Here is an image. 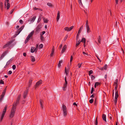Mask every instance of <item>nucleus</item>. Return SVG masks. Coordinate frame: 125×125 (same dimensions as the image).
<instances>
[{
  "label": "nucleus",
  "instance_id": "nucleus-1",
  "mask_svg": "<svg viewBox=\"0 0 125 125\" xmlns=\"http://www.w3.org/2000/svg\"><path fill=\"white\" fill-rule=\"evenodd\" d=\"M21 97V95H19L16 101L14 102L13 103L11 110L10 114V117L11 118L14 116L15 112L17 105L19 103Z\"/></svg>",
  "mask_w": 125,
  "mask_h": 125
},
{
  "label": "nucleus",
  "instance_id": "nucleus-2",
  "mask_svg": "<svg viewBox=\"0 0 125 125\" xmlns=\"http://www.w3.org/2000/svg\"><path fill=\"white\" fill-rule=\"evenodd\" d=\"M118 80L116 79L115 82L114 83V85H115V95L114 100V102L115 104H116L117 100V98L118 97L117 88L118 87Z\"/></svg>",
  "mask_w": 125,
  "mask_h": 125
},
{
  "label": "nucleus",
  "instance_id": "nucleus-3",
  "mask_svg": "<svg viewBox=\"0 0 125 125\" xmlns=\"http://www.w3.org/2000/svg\"><path fill=\"white\" fill-rule=\"evenodd\" d=\"M7 107V105H6L5 106L4 109H3L2 111V114L1 115L0 119V121H1L2 120V119H3V118L6 113Z\"/></svg>",
  "mask_w": 125,
  "mask_h": 125
},
{
  "label": "nucleus",
  "instance_id": "nucleus-4",
  "mask_svg": "<svg viewBox=\"0 0 125 125\" xmlns=\"http://www.w3.org/2000/svg\"><path fill=\"white\" fill-rule=\"evenodd\" d=\"M62 109L63 115L64 116H66L67 115V108L65 105H63Z\"/></svg>",
  "mask_w": 125,
  "mask_h": 125
},
{
  "label": "nucleus",
  "instance_id": "nucleus-5",
  "mask_svg": "<svg viewBox=\"0 0 125 125\" xmlns=\"http://www.w3.org/2000/svg\"><path fill=\"white\" fill-rule=\"evenodd\" d=\"M9 2V0H5V1H4V7L5 8L6 7V3H7V10L9 9L10 6V4Z\"/></svg>",
  "mask_w": 125,
  "mask_h": 125
},
{
  "label": "nucleus",
  "instance_id": "nucleus-6",
  "mask_svg": "<svg viewBox=\"0 0 125 125\" xmlns=\"http://www.w3.org/2000/svg\"><path fill=\"white\" fill-rule=\"evenodd\" d=\"M65 83L63 84V86L62 87L63 90L64 91L66 90V88L67 85V82L66 80V77L65 78Z\"/></svg>",
  "mask_w": 125,
  "mask_h": 125
},
{
  "label": "nucleus",
  "instance_id": "nucleus-7",
  "mask_svg": "<svg viewBox=\"0 0 125 125\" xmlns=\"http://www.w3.org/2000/svg\"><path fill=\"white\" fill-rule=\"evenodd\" d=\"M74 27V26H72L71 27L69 28L68 27H65L64 28L65 30L67 31H71Z\"/></svg>",
  "mask_w": 125,
  "mask_h": 125
},
{
  "label": "nucleus",
  "instance_id": "nucleus-8",
  "mask_svg": "<svg viewBox=\"0 0 125 125\" xmlns=\"http://www.w3.org/2000/svg\"><path fill=\"white\" fill-rule=\"evenodd\" d=\"M8 52V51H5L1 55L0 57V60H1Z\"/></svg>",
  "mask_w": 125,
  "mask_h": 125
},
{
  "label": "nucleus",
  "instance_id": "nucleus-9",
  "mask_svg": "<svg viewBox=\"0 0 125 125\" xmlns=\"http://www.w3.org/2000/svg\"><path fill=\"white\" fill-rule=\"evenodd\" d=\"M24 27V25L22 26L16 32L17 34L18 35L19 34L23 29Z\"/></svg>",
  "mask_w": 125,
  "mask_h": 125
},
{
  "label": "nucleus",
  "instance_id": "nucleus-10",
  "mask_svg": "<svg viewBox=\"0 0 125 125\" xmlns=\"http://www.w3.org/2000/svg\"><path fill=\"white\" fill-rule=\"evenodd\" d=\"M24 27V25L22 26L16 32L17 34L18 35L19 34L23 29Z\"/></svg>",
  "mask_w": 125,
  "mask_h": 125
},
{
  "label": "nucleus",
  "instance_id": "nucleus-11",
  "mask_svg": "<svg viewBox=\"0 0 125 125\" xmlns=\"http://www.w3.org/2000/svg\"><path fill=\"white\" fill-rule=\"evenodd\" d=\"M29 88H27L26 90L23 93V97L24 98H25L27 96V94L28 93L29 90Z\"/></svg>",
  "mask_w": 125,
  "mask_h": 125
},
{
  "label": "nucleus",
  "instance_id": "nucleus-12",
  "mask_svg": "<svg viewBox=\"0 0 125 125\" xmlns=\"http://www.w3.org/2000/svg\"><path fill=\"white\" fill-rule=\"evenodd\" d=\"M42 80H40L37 82L36 84L35 88H36L37 86L42 83Z\"/></svg>",
  "mask_w": 125,
  "mask_h": 125
},
{
  "label": "nucleus",
  "instance_id": "nucleus-13",
  "mask_svg": "<svg viewBox=\"0 0 125 125\" xmlns=\"http://www.w3.org/2000/svg\"><path fill=\"white\" fill-rule=\"evenodd\" d=\"M67 48V46L66 45H64L63 47L62 50L61 51V52L62 53H63L66 50Z\"/></svg>",
  "mask_w": 125,
  "mask_h": 125
},
{
  "label": "nucleus",
  "instance_id": "nucleus-14",
  "mask_svg": "<svg viewBox=\"0 0 125 125\" xmlns=\"http://www.w3.org/2000/svg\"><path fill=\"white\" fill-rule=\"evenodd\" d=\"M34 32V31H32L30 33V34L27 37L31 38V37L33 35Z\"/></svg>",
  "mask_w": 125,
  "mask_h": 125
},
{
  "label": "nucleus",
  "instance_id": "nucleus-15",
  "mask_svg": "<svg viewBox=\"0 0 125 125\" xmlns=\"http://www.w3.org/2000/svg\"><path fill=\"white\" fill-rule=\"evenodd\" d=\"M13 60V59L12 58H11L7 62L5 66H8V65H9L10 62L12 61Z\"/></svg>",
  "mask_w": 125,
  "mask_h": 125
},
{
  "label": "nucleus",
  "instance_id": "nucleus-16",
  "mask_svg": "<svg viewBox=\"0 0 125 125\" xmlns=\"http://www.w3.org/2000/svg\"><path fill=\"white\" fill-rule=\"evenodd\" d=\"M35 51H36V50L34 47H31V52L33 53Z\"/></svg>",
  "mask_w": 125,
  "mask_h": 125
},
{
  "label": "nucleus",
  "instance_id": "nucleus-17",
  "mask_svg": "<svg viewBox=\"0 0 125 125\" xmlns=\"http://www.w3.org/2000/svg\"><path fill=\"white\" fill-rule=\"evenodd\" d=\"M14 40H12L8 42H7L6 43V44L8 45V46H9V45H10L13 41Z\"/></svg>",
  "mask_w": 125,
  "mask_h": 125
},
{
  "label": "nucleus",
  "instance_id": "nucleus-18",
  "mask_svg": "<svg viewBox=\"0 0 125 125\" xmlns=\"http://www.w3.org/2000/svg\"><path fill=\"white\" fill-rule=\"evenodd\" d=\"M60 11H58L57 17V21L59 20L60 18Z\"/></svg>",
  "mask_w": 125,
  "mask_h": 125
},
{
  "label": "nucleus",
  "instance_id": "nucleus-19",
  "mask_svg": "<svg viewBox=\"0 0 125 125\" xmlns=\"http://www.w3.org/2000/svg\"><path fill=\"white\" fill-rule=\"evenodd\" d=\"M102 118L103 120L105 121V122H106V115L103 114L102 115Z\"/></svg>",
  "mask_w": 125,
  "mask_h": 125
},
{
  "label": "nucleus",
  "instance_id": "nucleus-20",
  "mask_svg": "<svg viewBox=\"0 0 125 125\" xmlns=\"http://www.w3.org/2000/svg\"><path fill=\"white\" fill-rule=\"evenodd\" d=\"M40 105L41 106V107L42 108V109H43V104H42L43 102V101L42 100L40 99Z\"/></svg>",
  "mask_w": 125,
  "mask_h": 125
},
{
  "label": "nucleus",
  "instance_id": "nucleus-21",
  "mask_svg": "<svg viewBox=\"0 0 125 125\" xmlns=\"http://www.w3.org/2000/svg\"><path fill=\"white\" fill-rule=\"evenodd\" d=\"M31 61L32 62H34L35 61V58L33 56H31Z\"/></svg>",
  "mask_w": 125,
  "mask_h": 125
},
{
  "label": "nucleus",
  "instance_id": "nucleus-22",
  "mask_svg": "<svg viewBox=\"0 0 125 125\" xmlns=\"http://www.w3.org/2000/svg\"><path fill=\"white\" fill-rule=\"evenodd\" d=\"M87 29V33H89L91 31L89 26L86 27Z\"/></svg>",
  "mask_w": 125,
  "mask_h": 125
},
{
  "label": "nucleus",
  "instance_id": "nucleus-23",
  "mask_svg": "<svg viewBox=\"0 0 125 125\" xmlns=\"http://www.w3.org/2000/svg\"><path fill=\"white\" fill-rule=\"evenodd\" d=\"M80 32L79 31H78L77 33V34L76 37V40L77 41L78 39L79 38V34L80 33H79Z\"/></svg>",
  "mask_w": 125,
  "mask_h": 125
},
{
  "label": "nucleus",
  "instance_id": "nucleus-24",
  "mask_svg": "<svg viewBox=\"0 0 125 125\" xmlns=\"http://www.w3.org/2000/svg\"><path fill=\"white\" fill-rule=\"evenodd\" d=\"M30 39V38L27 37L25 41V43L26 44L29 40Z\"/></svg>",
  "mask_w": 125,
  "mask_h": 125
},
{
  "label": "nucleus",
  "instance_id": "nucleus-25",
  "mask_svg": "<svg viewBox=\"0 0 125 125\" xmlns=\"http://www.w3.org/2000/svg\"><path fill=\"white\" fill-rule=\"evenodd\" d=\"M62 62V60H61L59 61V62L58 64V66L59 68H60L61 66V63Z\"/></svg>",
  "mask_w": 125,
  "mask_h": 125
},
{
  "label": "nucleus",
  "instance_id": "nucleus-26",
  "mask_svg": "<svg viewBox=\"0 0 125 125\" xmlns=\"http://www.w3.org/2000/svg\"><path fill=\"white\" fill-rule=\"evenodd\" d=\"M32 81V79H30V80L29 83V87L31 84Z\"/></svg>",
  "mask_w": 125,
  "mask_h": 125
},
{
  "label": "nucleus",
  "instance_id": "nucleus-27",
  "mask_svg": "<svg viewBox=\"0 0 125 125\" xmlns=\"http://www.w3.org/2000/svg\"><path fill=\"white\" fill-rule=\"evenodd\" d=\"M83 25H82L80 27L79 30L78 31H79L80 32L79 33H80L81 32L82 30L83 29Z\"/></svg>",
  "mask_w": 125,
  "mask_h": 125
},
{
  "label": "nucleus",
  "instance_id": "nucleus-28",
  "mask_svg": "<svg viewBox=\"0 0 125 125\" xmlns=\"http://www.w3.org/2000/svg\"><path fill=\"white\" fill-rule=\"evenodd\" d=\"M85 39L84 38H83L81 41V42H83L84 43H85Z\"/></svg>",
  "mask_w": 125,
  "mask_h": 125
},
{
  "label": "nucleus",
  "instance_id": "nucleus-29",
  "mask_svg": "<svg viewBox=\"0 0 125 125\" xmlns=\"http://www.w3.org/2000/svg\"><path fill=\"white\" fill-rule=\"evenodd\" d=\"M36 18V16H34L32 19L31 20V22H33L35 21Z\"/></svg>",
  "mask_w": 125,
  "mask_h": 125
},
{
  "label": "nucleus",
  "instance_id": "nucleus-30",
  "mask_svg": "<svg viewBox=\"0 0 125 125\" xmlns=\"http://www.w3.org/2000/svg\"><path fill=\"white\" fill-rule=\"evenodd\" d=\"M43 45L42 44H40L39 47V49H41L42 48Z\"/></svg>",
  "mask_w": 125,
  "mask_h": 125
},
{
  "label": "nucleus",
  "instance_id": "nucleus-31",
  "mask_svg": "<svg viewBox=\"0 0 125 125\" xmlns=\"http://www.w3.org/2000/svg\"><path fill=\"white\" fill-rule=\"evenodd\" d=\"M33 9L35 10H41V11L42 10V9H41L40 8H37L36 7H34L33 8Z\"/></svg>",
  "mask_w": 125,
  "mask_h": 125
},
{
  "label": "nucleus",
  "instance_id": "nucleus-32",
  "mask_svg": "<svg viewBox=\"0 0 125 125\" xmlns=\"http://www.w3.org/2000/svg\"><path fill=\"white\" fill-rule=\"evenodd\" d=\"M98 42L99 43H101V37L100 36H99L98 37Z\"/></svg>",
  "mask_w": 125,
  "mask_h": 125
},
{
  "label": "nucleus",
  "instance_id": "nucleus-33",
  "mask_svg": "<svg viewBox=\"0 0 125 125\" xmlns=\"http://www.w3.org/2000/svg\"><path fill=\"white\" fill-rule=\"evenodd\" d=\"M65 72L66 75H67V74H68L69 72L68 70H67L66 68V67L65 68Z\"/></svg>",
  "mask_w": 125,
  "mask_h": 125
},
{
  "label": "nucleus",
  "instance_id": "nucleus-34",
  "mask_svg": "<svg viewBox=\"0 0 125 125\" xmlns=\"http://www.w3.org/2000/svg\"><path fill=\"white\" fill-rule=\"evenodd\" d=\"M40 28L38 27H37V28H36V32H38L39 31H40Z\"/></svg>",
  "mask_w": 125,
  "mask_h": 125
},
{
  "label": "nucleus",
  "instance_id": "nucleus-35",
  "mask_svg": "<svg viewBox=\"0 0 125 125\" xmlns=\"http://www.w3.org/2000/svg\"><path fill=\"white\" fill-rule=\"evenodd\" d=\"M94 101V99H91L89 100V103H91L92 104L93 103Z\"/></svg>",
  "mask_w": 125,
  "mask_h": 125
},
{
  "label": "nucleus",
  "instance_id": "nucleus-36",
  "mask_svg": "<svg viewBox=\"0 0 125 125\" xmlns=\"http://www.w3.org/2000/svg\"><path fill=\"white\" fill-rule=\"evenodd\" d=\"M82 64V62L81 63H79L78 65V66L79 68H80L81 67V65Z\"/></svg>",
  "mask_w": 125,
  "mask_h": 125
},
{
  "label": "nucleus",
  "instance_id": "nucleus-37",
  "mask_svg": "<svg viewBox=\"0 0 125 125\" xmlns=\"http://www.w3.org/2000/svg\"><path fill=\"white\" fill-rule=\"evenodd\" d=\"M43 20H44V22L46 23H48V20L47 19H44Z\"/></svg>",
  "mask_w": 125,
  "mask_h": 125
},
{
  "label": "nucleus",
  "instance_id": "nucleus-38",
  "mask_svg": "<svg viewBox=\"0 0 125 125\" xmlns=\"http://www.w3.org/2000/svg\"><path fill=\"white\" fill-rule=\"evenodd\" d=\"M40 38L41 40L42 41L44 39L43 37V36H42V34H41V36H40Z\"/></svg>",
  "mask_w": 125,
  "mask_h": 125
},
{
  "label": "nucleus",
  "instance_id": "nucleus-39",
  "mask_svg": "<svg viewBox=\"0 0 125 125\" xmlns=\"http://www.w3.org/2000/svg\"><path fill=\"white\" fill-rule=\"evenodd\" d=\"M54 52L53 51H52L51 53L50 54L51 57H52V56H53L54 54Z\"/></svg>",
  "mask_w": 125,
  "mask_h": 125
},
{
  "label": "nucleus",
  "instance_id": "nucleus-40",
  "mask_svg": "<svg viewBox=\"0 0 125 125\" xmlns=\"http://www.w3.org/2000/svg\"><path fill=\"white\" fill-rule=\"evenodd\" d=\"M94 88H93V87H92V88H91V94H92L94 91Z\"/></svg>",
  "mask_w": 125,
  "mask_h": 125
},
{
  "label": "nucleus",
  "instance_id": "nucleus-41",
  "mask_svg": "<svg viewBox=\"0 0 125 125\" xmlns=\"http://www.w3.org/2000/svg\"><path fill=\"white\" fill-rule=\"evenodd\" d=\"M91 78L92 80L94 79L95 78V77L93 75L91 76Z\"/></svg>",
  "mask_w": 125,
  "mask_h": 125
},
{
  "label": "nucleus",
  "instance_id": "nucleus-42",
  "mask_svg": "<svg viewBox=\"0 0 125 125\" xmlns=\"http://www.w3.org/2000/svg\"><path fill=\"white\" fill-rule=\"evenodd\" d=\"M93 73V71L92 70H91L89 71V75H90L91 74H92Z\"/></svg>",
  "mask_w": 125,
  "mask_h": 125
},
{
  "label": "nucleus",
  "instance_id": "nucleus-43",
  "mask_svg": "<svg viewBox=\"0 0 125 125\" xmlns=\"http://www.w3.org/2000/svg\"><path fill=\"white\" fill-rule=\"evenodd\" d=\"M97 117L96 118V121L95 123V124L96 125H97L98 124V121L97 120Z\"/></svg>",
  "mask_w": 125,
  "mask_h": 125
},
{
  "label": "nucleus",
  "instance_id": "nucleus-44",
  "mask_svg": "<svg viewBox=\"0 0 125 125\" xmlns=\"http://www.w3.org/2000/svg\"><path fill=\"white\" fill-rule=\"evenodd\" d=\"M47 5L48 6L50 7H52V5L50 3H47Z\"/></svg>",
  "mask_w": 125,
  "mask_h": 125
},
{
  "label": "nucleus",
  "instance_id": "nucleus-45",
  "mask_svg": "<svg viewBox=\"0 0 125 125\" xmlns=\"http://www.w3.org/2000/svg\"><path fill=\"white\" fill-rule=\"evenodd\" d=\"M3 3L2 2H0V7L1 9L3 8Z\"/></svg>",
  "mask_w": 125,
  "mask_h": 125
},
{
  "label": "nucleus",
  "instance_id": "nucleus-46",
  "mask_svg": "<svg viewBox=\"0 0 125 125\" xmlns=\"http://www.w3.org/2000/svg\"><path fill=\"white\" fill-rule=\"evenodd\" d=\"M12 69L13 70H14L16 68V66L15 65H13L12 66Z\"/></svg>",
  "mask_w": 125,
  "mask_h": 125
},
{
  "label": "nucleus",
  "instance_id": "nucleus-47",
  "mask_svg": "<svg viewBox=\"0 0 125 125\" xmlns=\"http://www.w3.org/2000/svg\"><path fill=\"white\" fill-rule=\"evenodd\" d=\"M0 83L2 84H4V82L2 79H1L0 81Z\"/></svg>",
  "mask_w": 125,
  "mask_h": 125
},
{
  "label": "nucleus",
  "instance_id": "nucleus-48",
  "mask_svg": "<svg viewBox=\"0 0 125 125\" xmlns=\"http://www.w3.org/2000/svg\"><path fill=\"white\" fill-rule=\"evenodd\" d=\"M8 46L6 44L3 46V48H4Z\"/></svg>",
  "mask_w": 125,
  "mask_h": 125
},
{
  "label": "nucleus",
  "instance_id": "nucleus-49",
  "mask_svg": "<svg viewBox=\"0 0 125 125\" xmlns=\"http://www.w3.org/2000/svg\"><path fill=\"white\" fill-rule=\"evenodd\" d=\"M89 26L88 25V20H87L86 21V27L87 26Z\"/></svg>",
  "mask_w": 125,
  "mask_h": 125
},
{
  "label": "nucleus",
  "instance_id": "nucleus-50",
  "mask_svg": "<svg viewBox=\"0 0 125 125\" xmlns=\"http://www.w3.org/2000/svg\"><path fill=\"white\" fill-rule=\"evenodd\" d=\"M14 10V9H12L11 10V11H10V14H12V12H13V11Z\"/></svg>",
  "mask_w": 125,
  "mask_h": 125
},
{
  "label": "nucleus",
  "instance_id": "nucleus-51",
  "mask_svg": "<svg viewBox=\"0 0 125 125\" xmlns=\"http://www.w3.org/2000/svg\"><path fill=\"white\" fill-rule=\"evenodd\" d=\"M19 22H20V23H21V24H22L23 23V21L21 20H20Z\"/></svg>",
  "mask_w": 125,
  "mask_h": 125
},
{
  "label": "nucleus",
  "instance_id": "nucleus-52",
  "mask_svg": "<svg viewBox=\"0 0 125 125\" xmlns=\"http://www.w3.org/2000/svg\"><path fill=\"white\" fill-rule=\"evenodd\" d=\"M78 1L80 4H82V3L81 1V0H78Z\"/></svg>",
  "mask_w": 125,
  "mask_h": 125
},
{
  "label": "nucleus",
  "instance_id": "nucleus-53",
  "mask_svg": "<svg viewBox=\"0 0 125 125\" xmlns=\"http://www.w3.org/2000/svg\"><path fill=\"white\" fill-rule=\"evenodd\" d=\"M107 65L106 64H105V65L104 66V69H105V70H106V68H107Z\"/></svg>",
  "mask_w": 125,
  "mask_h": 125
},
{
  "label": "nucleus",
  "instance_id": "nucleus-54",
  "mask_svg": "<svg viewBox=\"0 0 125 125\" xmlns=\"http://www.w3.org/2000/svg\"><path fill=\"white\" fill-rule=\"evenodd\" d=\"M94 97H95V94H93L90 96V97H92V98H94Z\"/></svg>",
  "mask_w": 125,
  "mask_h": 125
},
{
  "label": "nucleus",
  "instance_id": "nucleus-55",
  "mask_svg": "<svg viewBox=\"0 0 125 125\" xmlns=\"http://www.w3.org/2000/svg\"><path fill=\"white\" fill-rule=\"evenodd\" d=\"M12 73V72L11 71H9L8 72V74H10Z\"/></svg>",
  "mask_w": 125,
  "mask_h": 125
},
{
  "label": "nucleus",
  "instance_id": "nucleus-56",
  "mask_svg": "<svg viewBox=\"0 0 125 125\" xmlns=\"http://www.w3.org/2000/svg\"><path fill=\"white\" fill-rule=\"evenodd\" d=\"M109 116V118L111 119V120H112V118L111 117V116H112V115H108Z\"/></svg>",
  "mask_w": 125,
  "mask_h": 125
},
{
  "label": "nucleus",
  "instance_id": "nucleus-57",
  "mask_svg": "<svg viewBox=\"0 0 125 125\" xmlns=\"http://www.w3.org/2000/svg\"><path fill=\"white\" fill-rule=\"evenodd\" d=\"M73 59V56L72 55L71 56V58H70V62H72V61Z\"/></svg>",
  "mask_w": 125,
  "mask_h": 125
},
{
  "label": "nucleus",
  "instance_id": "nucleus-58",
  "mask_svg": "<svg viewBox=\"0 0 125 125\" xmlns=\"http://www.w3.org/2000/svg\"><path fill=\"white\" fill-rule=\"evenodd\" d=\"M95 84L97 86L99 84H100V83L98 82H96Z\"/></svg>",
  "mask_w": 125,
  "mask_h": 125
},
{
  "label": "nucleus",
  "instance_id": "nucleus-59",
  "mask_svg": "<svg viewBox=\"0 0 125 125\" xmlns=\"http://www.w3.org/2000/svg\"><path fill=\"white\" fill-rule=\"evenodd\" d=\"M80 44V43H77H77H76V47L78 46Z\"/></svg>",
  "mask_w": 125,
  "mask_h": 125
},
{
  "label": "nucleus",
  "instance_id": "nucleus-60",
  "mask_svg": "<svg viewBox=\"0 0 125 125\" xmlns=\"http://www.w3.org/2000/svg\"><path fill=\"white\" fill-rule=\"evenodd\" d=\"M38 46V44H36V48H35V49H36V51H37V50Z\"/></svg>",
  "mask_w": 125,
  "mask_h": 125
},
{
  "label": "nucleus",
  "instance_id": "nucleus-61",
  "mask_svg": "<svg viewBox=\"0 0 125 125\" xmlns=\"http://www.w3.org/2000/svg\"><path fill=\"white\" fill-rule=\"evenodd\" d=\"M41 19L39 17L38 18V22H40L41 20Z\"/></svg>",
  "mask_w": 125,
  "mask_h": 125
},
{
  "label": "nucleus",
  "instance_id": "nucleus-62",
  "mask_svg": "<svg viewBox=\"0 0 125 125\" xmlns=\"http://www.w3.org/2000/svg\"><path fill=\"white\" fill-rule=\"evenodd\" d=\"M83 54H84H84H86L87 55H88V53H85V52H83Z\"/></svg>",
  "mask_w": 125,
  "mask_h": 125
},
{
  "label": "nucleus",
  "instance_id": "nucleus-63",
  "mask_svg": "<svg viewBox=\"0 0 125 125\" xmlns=\"http://www.w3.org/2000/svg\"><path fill=\"white\" fill-rule=\"evenodd\" d=\"M73 105H75L76 106H77V104L75 102H74L73 103Z\"/></svg>",
  "mask_w": 125,
  "mask_h": 125
},
{
  "label": "nucleus",
  "instance_id": "nucleus-64",
  "mask_svg": "<svg viewBox=\"0 0 125 125\" xmlns=\"http://www.w3.org/2000/svg\"><path fill=\"white\" fill-rule=\"evenodd\" d=\"M26 53H25V52H24L23 53V55L24 56H26Z\"/></svg>",
  "mask_w": 125,
  "mask_h": 125
}]
</instances>
